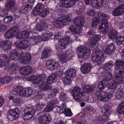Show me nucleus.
<instances>
[{
  "mask_svg": "<svg viewBox=\"0 0 124 124\" xmlns=\"http://www.w3.org/2000/svg\"><path fill=\"white\" fill-rule=\"evenodd\" d=\"M46 77L44 74H41L37 76L32 75L31 76L30 80L35 84H40L39 88L45 91L49 88L48 84L46 83Z\"/></svg>",
  "mask_w": 124,
  "mask_h": 124,
  "instance_id": "nucleus-1",
  "label": "nucleus"
},
{
  "mask_svg": "<svg viewBox=\"0 0 124 124\" xmlns=\"http://www.w3.org/2000/svg\"><path fill=\"white\" fill-rule=\"evenodd\" d=\"M64 8H63L64 12H63V13L61 15H59L57 14L56 11V7L55 10L57 14L61 16L54 20L53 23V25L56 28H61L62 26L69 24L71 20V19L68 16L64 14L66 13V11L64 9Z\"/></svg>",
  "mask_w": 124,
  "mask_h": 124,
  "instance_id": "nucleus-2",
  "label": "nucleus"
},
{
  "mask_svg": "<svg viewBox=\"0 0 124 124\" xmlns=\"http://www.w3.org/2000/svg\"><path fill=\"white\" fill-rule=\"evenodd\" d=\"M52 30L51 29H47L44 30L42 32L41 37L33 36L31 37V39L33 41L34 44H35L39 42L41 40L46 41L48 40L49 38L51 37L53 35Z\"/></svg>",
  "mask_w": 124,
  "mask_h": 124,
  "instance_id": "nucleus-3",
  "label": "nucleus"
},
{
  "mask_svg": "<svg viewBox=\"0 0 124 124\" xmlns=\"http://www.w3.org/2000/svg\"><path fill=\"white\" fill-rule=\"evenodd\" d=\"M98 16L100 19L102 20L101 22V26H99V29H103L102 33L105 34L108 31V22L109 17L107 15L103 14L101 12H99L98 13Z\"/></svg>",
  "mask_w": 124,
  "mask_h": 124,
  "instance_id": "nucleus-4",
  "label": "nucleus"
},
{
  "mask_svg": "<svg viewBox=\"0 0 124 124\" xmlns=\"http://www.w3.org/2000/svg\"><path fill=\"white\" fill-rule=\"evenodd\" d=\"M76 75V71L73 68L68 69L65 73V76L62 78V80L66 85H69L71 82V80Z\"/></svg>",
  "mask_w": 124,
  "mask_h": 124,
  "instance_id": "nucleus-5",
  "label": "nucleus"
},
{
  "mask_svg": "<svg viewBox=\"0 0 124 124\" xmlns=\"http://www.w3.org/2000/svg\"><path fill=\"white\" fill-rule=\"evenodd\" d=\"M71 93L74 98L78 102L83 101L85 98L83 95V92L78 87H74L71 91Z\"/></svg>",
  "mask_w": 124,
  "mask_h": 124,
  "instance_id": "nucleus-6",
  "label": "nucleus"
},
{
  "mask_svg": "<svg viewBox=\"0 0 124 124\" xmlns=\"http://www.w3.org/2000/svg\"><path fill=\"white\" fill-rule=\"evenodd\" d=\"M95 95L97 97V98L101 101H107L110 100L113 96L112 93H107L105 92H100L96 91Z\"/></svg>",
  "mask_w": 124,
  "mask_h": 124,
  "instance_id": "nucleus-7",
  "label": "nucleus"
},
{
  "mask_svg": "<svg viewBox=\"0 0 124 124\" xmlns=\"http://www.w3.org/2000/svg\"><path fill=\"white\" fill-rule=\"evenodd\" d=\"M104 56V54L102 51L100 49H97L93 52L92 54V59L93 62L97 64H99L100 62V60Z\"/></svg>",
  "mask_w": 124,
  "mask_h": 124,
  "instance_id": "nucleus-8",
  "label": "nucleus"
},
{
  "mask_svg": "<svg viewBox=\"0 0 124 124\" xmlns=\"http://www.w3.org/2000/svg\"><path fill=\"white\" fill-rule=\"evenodd\" d=\"M77 52L78 58L82 59H84L86 56H90L91 53L89 48L83 46L78 47Z\"/></svg>",
  "mask_w": 124,
  "mask_h": 124,
  "instance_id": "nucleus-9",
  "label": "nucleus"
},
{
  "mask_svg": "<svg viewBox=\"0 0 124 124\" xmlns=\"http://www.w3.org/2000/svg\"><path fill=\"white\" fill-rule=\"evenodd\" d=\"M72 41V40L71 38L67 36H65L58 40L57 43L58 47L61 50L66 49L67 45Z\"/></svg>",
  "mask_w": 124,
  "mask_h": 124,
  "instance_id": "nucleus-10",
  "label": "nucleus"
},
{
  "mask_svg": "<svg viewBox=\"0 0 124 124\" xmlns=\"http://www.w3.org/2000/svg\"><path fill=\"white\" fill-rule=\"evenodd\" d=\"M20 113L19 110L18 108H11L8 111L7 117L9 120H15L18 117Z\"/></svg>",
  "mask_w": 124,
  "mask_h": 124,
  "instance_id": "nucleus-11",
  "label": "nucleus"
},
{
  "mask_svg": "<svg viewBox=\"0 0 124 124\" xmlns=\"http://www.w3.org/2000/svg\"><path fill=\"white\" fill-rule=\"evenodd\" d=\"M24 114L22 116L23 118L27 120L32 118L35 114V109L32 107H28L25 108L24 111Z\"/></svg>",
  "mask_w": 124,
  "mask_h": 124,
  "instance_id": "nucleus-12",
  "label": "nucleus"
},
{
  "mask_svg": "<svg viewBox=\"0 0 124 124\" xmlns=\"http://www.w3.org/2000/svg\"><path fill=\"white\" fill-rule=\"evenodd\" d=\"M35 1V0H23V3L24 5L22 7L23 9V10L25 12L24 13H28L31 10Z\"/></svg>",
  "mask_w": 124,
  "mask_h": 124,
  "instance_id": "nucleus-13",
  "label": "nucleus"
},
{
  "mask_svg": "<svg viewBox=\"0 0 124 124\" xmlns=\"http://www.w3.org/2000/svg\"><path fill=\"white\" fill-rule=\"evenodd\" d=\"M19 29L17 26H15L10 28L5 34V37L8 39L16 35L19 31Z\"/></svg>",
  "mask_w": 124,
  "mask_h": 124,
  "instance_id": "nucleus-14",
  "label": "nucleus"
},
{
  "mask_svg": "<svg viewBox=\"0 0 124 124\" xmlns=\"http://www.w3.org/2000/svg\"><path fill=\"white\" fill-rule=\"evenodd\" d=\"M119 72H115L116 76L113 79V82L119 85L122 82L124 84V73L123 72H121L119 70Z\"/></svg>",
  "mask_w": 124,
  "mask_h": 124,
  "instance_id": "nucleus-15",
  "label": "nucleus"
},
{
  "mask_svg": "<svg viewBox=\"0 0 124 124\" xmlns=\"http://www.w3.org/2000/svg\"><path fill=\"white\" fill-rule=\"evenodd\" d=\"M15 46L22 49L27 48L30 45L29 40H23L20 41H16L14 43Z\"/></svg>",
  "mask_w": 124,
  "mask_h": 124,
  "instance_id": "nucleus-16",
  "label": "nucleus"
},
{
  "mask_svg": "<svg viewBox=\"0 0 124 124\" xmlns=\"http://www.w3.org/2000/svg\"><path fill=\"white\" fill-rule=\"evenodd\" d=\"M51 120V117L49 114H45L39 117L38 120L42 124H47Z\"/></svg>",
  "mask_w": 124,
  "mask_h": 124,
  "instance_id": "nucleus-17",
  "label": "nucleus"
},
{
  "mask_svg": "<svg viewBox=\"0 0 124 124\" xmlns=\"http://www.w3.org/2000/svg\"><path fill=\"white\" fill-rule=\"evenodd\" d=\"M19 58L20 59L17 60H21V63L23 64L28 63L31 61V55L30 54H27L25 55L22 52Z\"/></svg>",
  "mask_w": 124,
  "mask_h": 124,
  "instance_id": "nucleus-18",
  "label": "nucleus"
},
{
  "mask_svg": "<svg viewBox=\"0 0 124 124\" xmlns=\"http://www.w3.org/2000/svg\"><path fill=\"white\" fill-rule=\"evenodd\" d=\"M18 50L17 48H15L11 51L9 56L10 60L16 61L20 59L19 58L20 56L17 54Z\"/></svg>",
  "mask_w": 124,
  "mask_h": 124,
  "instance_id": "nucleus-19",
  "label": "nucleus"
},
{
  "mask_svg": "<svg viewBox=\"0 0 124 124\" xmlns=\"http://www.w3.org/2000/svg\"><path fill=\"white\" fill-rule=\"evenodd\" d=\"M84 17L83 16H78L73 20V22L79 27H83L85 22Z\"/></svg>",
  "mask_w": 124,
  "mask_h": 124,
  "instance_id": "nucleus-20",
  "label": "nucleus"
},
{
  "mask_svg": "<svg viewBox=\"0 0 124 124\" xmlns=\"http://www.w3.org/2000/svg\"><path fill=\"white\" fill-rule=\"evenodd\" d=\"M60 62L63 64L67 62L69 60H70L71 58L69 56L68 54L66 52H63L59 55Z\"/></svg>",
  "mask_w": 124,
  "mask_h": 124,
  "instance_id": "nucleus-21",
  "label": "nucleus"
},
{
  "mask_svg": "<svg viewBox=\"0 0 124 124\" xmlns=\"http://www.w3.org/2000/svg\"><path fill=\"white\" fill-rule=\"evenodd\" d=\"M124 12V5L119 6L115 9L112 12L113 15L115 16H117L122 14Z\"/></svg>",
  "mask_w": 124,
  "mask_h": 124,
  "instance_id": "nucleus-22",
  "label": "nucleus"
},
{
  "mask_svg": "<svg viewBox=\"0 0 124 124\" xmlns=\"http://www.w3.org/2000/svg\"><path fill=\"white\" fill-rule=\"evenodd\" d=\"M111 107L108 104H105L103 107L101 109V112L104 115L103 117H105V115L109 116V113L111 112Z\"/></svg>",
  "mask_w": 124,
  "mask_h": 124,
  "instance_id": "nucleus-23",
  "label": "nucleus"
},
{
  "mask_svg": "<svg viewBox=\"0 0 124 124\" xmlns=\"http://www.w3.org/2000/svg\"><path fill=\"white\" fill-rule=\"evenodd\" d=\"M115 70L114 72H118L119 70L122 71L124 66V62L120 60H116L115 64Z\"/></svg>",
  "mask_w": 124,
  "mask_h": 124,
  "instance_id": "nucleus-24",
  "label": "nucleus"
},
{
  "mask_svg": "<svg viewBox=\"0 0 124 124\" xmlns=\"http://www.w3.org/2000/svg\"><path fill=\"white\" fill-rule=\"evenodd\" d=\"M12 46L11 43L9 41L0 42V47L4 50L10 49Z\"/></svg>",
  "mask_w": 124,
  "mask_h": 124,
  "instance_id": "nucleus-25",
  "label": "nucleus"
},
{
  "mask_svg": "<svg viewBox=\"0 0 124 124\" xmlns=\"http://www.w3.org/2000/svg\"><path fill=\"white\" fill-rule=\"evenodd\" d=\"M116 48L114 44L112 43L107 46L104 52L105 54L108 55H110L114 51Z\"/></svg>",
  "mask_w": 124,
  "mask_h": 124,
  "instance_id": "nucleus-26",
  "label": "nucleus"
},
{
  "mask_svg": "<svg viewBox=\"0 0 124 124\" xmlns=\"http://www.w3.org/2000/svg\"><path fill=\"white\" fill-rule=\"evenodd\" d=\"M14 90L12 92L14 95H17L19 94L22 96V93H23V90L24 88L20 86L17 85L15 87Z\"/></svg>",
  "mask_w": 124,
  "mask_h": 124,
  "instance_id": "nucleus-27",
  "label": "nucleus"
},
{
  "mask_svg": "<svg viewBox=\"0 0 124 124\" xmlns=\"http://www.w3.org/2000/svg\"><path fill=\"white\" fill-rule=\"evenodd\" d=\"M91 68V66L89 63H85L83 64L80 68L82 73L84 74L87 73Z\"/></svg>",
  "mask_w": 124,
  "mask_h": 124,
  "instance_id": "nucleus-28",
  "label": "nucleus"
},
{
  "mask_svg": "<svg viewBox=\"0 0 124 124\" xmlns=\"http://www.w3.org/2000/svg\"><path fill=\"white\" fill-rule=\"evenodd\" d=\"M22 93V97H28L31 96L32 94L33 91L31 88L30 87L24 88Z\"/></svg>",
  "mask_w": 124,
  "mask_h": 124,
  "instance_id": "nucleus-29",
  "label": "nucleus"
},
{
  "mask_svg": "<svg viewBox=\"0 0 124 124\" xmlns=\"http://www.w3.org/2000/svg\"><path fill=\"white\" fill-rule=\"evenodd\" d=\"M52 50L49 47H45L43 48V50L42 52V57L43 58H46L50 54Z\"/></svg>",
  "mask_w": 124,
  "mask_h": 124,
  "instance_id": "nucleus-30",
  "label": "nucleus"
},
{
  "mask_svg": "<svg viewBox=\"0 0 124 124\" xmlns=\"http://www.w3.org/2000/svg\"><path fill=\"white\" fill-rule=\"evenodd\" d=\"M22 7H18L15 8L13 10L14 16L16 17L20 16L22 13H24L25 12L23 10Z\"/></svg>",
  "mask_w": 124,
  "mask_h": 124,
  "instance_id": "nucleus-31",
  "label": "nucleus"
},
{
  "mask_svg": "<svg viewBox=\"0 0 124 124\" xmlns=\"http://www.w3.org/2000/svg\"><path fill=\"white\" fill-rule=\"evenodd\" d=\"M30 34V33L29 31H23L19 32L17 37L19 39H24L29 37Z\"/></svg>",
  "mask_w": 124,
  "mask_h": 124,
  "instance_id": "nucleus-32",
  "label": "nucleus"
},
{
  "mask_svg": "<svg viewBox=\"0 0 124 124\" xmlns=\"http://www.w3.org/2000/svg\"><path fill=\"white\" fill-rule=\"evenodd\" d=\"M7 9L11 11L14 8L15 6L14 0H8L5 4Z\"/></svg>",
  "mask_w": 124,
  "mask_h": 124,
  "instance_id": "nucleus-33",
  "label": "nucleus"
},
{
  "mask_svg": "<svg viewBox=\"0 0 124 124\" xmlns=\"http://www.w3.org/2000/svg\"><path fill=\"white\" fill-rule=\"evenodd\" d=\"M96 2H93L92 3V5L93 8H99L103 5L104 0H95Z\"/></svg>",
  "mask_w": 124,
  "mask_h": 124,
  "instance_id": "nucleus-34",
  "label": "nucleus"
},
{
  "mask_svg": "<svg viewBox=\"0 0 124 124\" xmlns=\"http://www.w3.org/2000/svg\"><path fill=\"white\" fill-rule=\"evenodd\" d=\"M108 84L107 82L104 79H103L99 84L97 89V90L101 91Z\"/></svg>",
  "mask_w": 124,
  "mask_h": 124,
  "instance_id": "nucleus-35",
  "label": "nucleus"
},
{
  "mask_svg": "<svg viewBox=\"0 0 124 124\" xmlns=\"http://www.w3.org/2000/svg\"><path fill=\"white\" fill-rule=\"evenodd\" d=\"M103 116L104 115H103V116L102 117V119L100 117H97L96 120L93 121L95 122H97V123H98L99 124H103L104 123L107 122L109 118V116L108 115H105V117H103Z\"/></svg>",
  "mask_w": 124,
  "mask_h": 124,
  "instance_id": "nucleus-36",
  "label": "nucleus"
},
{
  "mask_svg": "<svg viewBox=\"0 0 124 124\" xmlns=\"http://www.w3.org/2000/svg\"><path fill=\"white\" fill-rule=\"evenodd\" d=\"M119 33L116 30H113L110 31L108 33V36L110 39H116L119 35Z\"/></svg>",
  "mask_w": 124,
  "mask_h": 124,
  "instance_id": "nucleus-37",
  "label": "nucleus"
},
{
  "mask_svg": "<svg viewBox=\"0 0 124 124\" xmlns=\"http://www.w3.org/2000/svg\"><path fill=\"white\" fill-rule=\"evenodd\" d=\"M101 38V36L100 35H95L93 36L90 42L91 45H94L96 44L97 41L99 40Z\"/></svg>",
  "mask_w": 124,
  "mask_h": 124,
  "instance_id": "nucleus-38",
  "label": "nucleus"
},
{
  "mask_svg": "<svg viewBox=\"0 0 124 124\" xmlns=\"http://www.w3.org/2000/svg\"><path fill=\"white\" fill-rule=\"evenodd\" d=\"M56 78V75L53 74L49 76L47 79L46 81L48 84H52Z\"/></svg>",
  "mask_w": 124,
  "mask_h": 124,
  "instance_id": "nucleus-39",
  "label": "nucleus"
},
{
  "mask_svg": "<svg viewBox=\"0 0 124 124\" xmlns=\"http://www.w3.org/2000/svg\"><path fill=\"white\" fill-rule=\"evenodd\" d=\"M115 42L118 44H124V36H118L116 39Z\"/></svg>",
  "mask_w": 124,
  "mask_h": 124,
  "instance_id": "nucleus-40",
  "label": "nucleus"
},
{
  "mask_svg": "<svg viewBox=\"0 0 124 124\" xmlns=\"http://www.w3.org/2000/svg\"><path fill=\"white\" fill-rule=\"evenodd\" d=\"M117 110L119 114H122L124 113V101L120 104Z\"/></svg>",
  "mask_w": 124,
  "mask_h": 124,
  "instance_id": "nucleus-41",
  "label": "nucleus"
},
{
  "mask_svg": "<svg viewBox=\"0 0 124 124\" xmlns=\"http://www.w3.org/2000/svg\"><path fill=\"white\" fill-rule=\"evenodd\" d=\"M113 62L111 61H109L108 62L105 63L103 67L104 70H110L113 66Z\"/></svg>",
  "mask_w": 124,
  "mask_h": 124,
  "instance_id": "nucleus-42",
  "label": "nucleus"
},
{
  "mask_svg": "<svg viewBox=\"0 0 124 124\" xmlns=\"http://www.w3.org/2000/svg\"><path fill=\"white\" fill-rule=\"evenodd\" d=\"M82 89L84 92L88 93L92 92L94 89L93 87L87 85L84 86L82 87Z\"/></svg>",
  "mask_w": 124,
  "mask_h": 124,
  "instance_id": "nucleus-43",
  "label": "nucleus"
},
{
  "mask_svg": "<svg viewBox=\"0 0 124 124\" xmlns=\"http://www.w3.org/2000/svg\"><path fill=\"white\" fill-rule=\"evenodd\" d=\"M45 7V5L43 4L42 3L38 2L35 7V8L36 9V10L41 11H42Z\"/></svg>",
  "mask_w": 124,
  "mask_h": 124,
  "instance_id": "nucleus-44",
  "label": "nucleus"
},
{
  "mask_svg": "<svg viewBox=\"0 0 124 124\" xmlns=\"http://www.w3.org/2000/svg\"><path fill=\"white\" fill-rule=\"evenodd\" d=\"M49 13V9L48 8H46L45 9H43L41 11V16L42 17H45Z\"/></svg>",
  "mask_w": 124,
  "mask_h": 124,
  "instance_id": "nucleus-45",
  "label": "nucleus"
},
{
  "mask_svg": "<svg viewBox=\"0 0 124 124\" xmlns=\"http://www.w3.org/2000/svg\"><path fill=\"white\" fill-rule=\"evenodd\" d=\"M64 113L66 116H72V113L70 108H65L64 109Z\"/></svg>",
  "mask_w": 124,
  "mask_h": 124,
  "instance_id": "nucleus-46",
  "label": "nucleus"
},
{
  "mask_svg": "<svg viewBox=\"0 0 124 124\" xmlns=\"http://www.w3.org/2000/svg\"><path fill=\"white\" fill-rule=\"evenodd\" d=\"M69 29L73 33H77L78 32L77 27L76 26L71 25L70 26Z\"/></svg>",
  "mask_w": 124,
  "mask_h": 124,
  "instance_id": "nucleus-47",
  "label": "nucleus"
},
{
  "mask_svg": "<svg viewBox=\"0 0 124 124\" xmlns=\"http://www.w3.org/2000/svg\"><path fill=\"white\" fill-rule=\"evenodd\" d=\"M44 94L43 91L42 90L38 91L35 93L36 97L40 99H42L43 97Z\"/></svg>",
  "mask_w": 124,
  "mask_h": 124,
  "instance_id": "nucleus-48",
  "label": "nucleus"
},
{
  "mask_svg": "<svg viewBox=\"0 0 124 124\" xmlns=\"http://www.w3.org/2000/svg\"><path fill=\"white\" fill-rule=\"evenodd\" d=\"M59 97L60 100L62 101H65L67 100L68 99V95L66 93L64 92H62L61 93Z\"/></svg>",
  "mask_w": 124,
  "mask_h": 124,
  "instance_id": "nucleus-49",
  "label": "nucleus"
},
{
  "mask_svg": "<svg viewBox=\"0 0 124 124\" xmlns=\"http://www.w3.org/2000/svg\"><path fill=\"white\" fill-rule=\"evenodd\" d=\"M16 64L15 63L12 64L9 70V73L11 74L14 73L16 70Z\"/></svg>",
  "mask_w": 124,
  "mask_h": 124,
  "instance_id": "nucleus-50",
  "label": "nucleus"
},
{
  "mask_svg": "<svg viewBox=\"0 0 124 124\" xmlns=\"http://www.w3.org/2000/svg\"><path fill=\"white\" fill-rule=\"evenodd\" d=\"M12 16H8L4 18V21L6 23H10L12 21Z\"/></svg>",
  "mask_w": 124,
  "mask_h": 124,
  "instance_id": "nucleus-51",
  "label": "nucleus"
},
{
  "mask_svg": "<svg viewBox=\"0 0 124 124\" xmlns=\"http://www.w3.org/2000/svg\"><path fill=\"white\" fill-rule=\"evenodd\" d=\"M106 75L105 79H103L105 80V81H106V82H107V81H108L112 79V75L111 73L109 72L107 73Z\"/></svg>",
  "mask_w": 124,
  "mask_h": 124,
  "instance_id": "nucleus-52",
  "label": "nucleus"
},
{
  "mask_svg": "<svg viewBox=\"0 0 124 124\" xmlns=\"http://www.w3.org/2000/svg\"><path fill=\"white\" fill-rule=\"evenodd\" d=\"M8 10L6 9H2L0 11V16L3 17L5 15L8 14Z\"/></svg>",
  "mask_w": 124,
  "mask_h": 124,
  "instance_id": "nucleus-53",
  "label": "nucleus"
},
{
  "mask_svg": "<svg viewBox=\"0 0 124 124\" xmlns=\"http://www.w3.org/2000/svg\"><path fill=\"white\" fill-rule=\"evenodd\" d=\"M99 22V19L98 17H95L93 19L92 23V26L93 27L97 25Z\"/></svg>",
  "mask_w": 124,
  "mask_h": 124,
  "instance_id": "nucleus-54",
  "label": "nucleus"
},
{
  "mask_svg": "<svg viewBox=\"0 0 124 124\" xmlns=\"http://www.w3.org/2000/svg\"><path fill=\"white\" fill-rule=\"evenodd\" d=\"M54 106L50 103L44 109V111L46 112L50 111L53 109Z\"/></svg>",
  "mask_w": 124,
  "mask_h": 124,
  "instance_id": "nucleus-55",
  "label": "nucleus"
},
{
  "mask_svg": "<svg viewBox=\"0 0 124 124\" xmlns=\"http://www.w3.org/2000/svg\"><path fill=\"white\" fill-rule=\"evenodd\" d=\"M54 63H53L52 66L50 68H49V69L51 70L53 69H57L58 68L59 65L58 64L57 62H56L54 60Z\"/></svg>",
  "mask_w": 124,
  "mask_h": 124,
  "instance_id": "nucleus-56",
  "label": "nucleus"
},
{
  "mask_svg": "<svg viewBox=\"0 0 124 124\" xmlns=\"http://www.w3.org/2000/svg\"><path fill=\"white\" fill-rule=\"evenodd\" d=\"M3 79L4 80V82L5 83H8L11 80H12V78L9 76H4L3 78Z\"/></svg>",
  "mask_w": 124,
  "mask_h": 124,
  "instance_id": "nucleus-57",
  "label": "nucleus"
},
{
  "mask_svg": "<svg viewBox=\"0 0 124 124\" xmlns=\"http://www.w3.org/2000/svg\"><path fill=\"white\" fill-rule=\"evenodd\" d=\"M26 68L25 67H21L19 69L20 73L22 75H27V72L26 71Z\"/></svg>",
  "mask_w": 124,
  "mask_h": 124,
  "instance_id": "nucleus-58",
  "label": "nucleus"
},
{
  "mask_svg": "<svg viewBox=\"0 0 124 124\" xmlns=\"http://www.w3.org/2000/svg\"><path fill=\"white\" fill-rule=\"evenodd\" d=\"M95 11L93 9H90L87 10L86 14L87 15L91 16H94L95 14Z\"/></svg>",
  "mask_w": 124,
  "mask_h": 124,
  "instance_id": "nucleus-59",
  "label": "nucleus"
},
{
  "mask_svg": "<svg viewBox=\"0 0 124 124\" xmlns=\"http://www.w3.org/2000/svg\"><path fill=\"white\" fill-rule=\"evenodd\" d=\"M66 105L65 103H64L62 104L60 107V110L58 111V113L61 114L62 113H64V109L65 108Z\"/></svg>",
  "mask_w": 124,
  "mask_h": 124,
  "instance_id": "nucleus-60",
  "label": "nucleus"
},
{
  "mask_svg": "<svg viewBox=\"0 0 124 124\" xmlns=\"http://www.w3.org/2000/svg\"><path fill=\"white\" fill-rule=\"evenodd\" d=\"M123 95V93L120 91H117L116 94V96L117 99H120Z\"/></svg>",
  "mask_w": 124,
  "mask_h": 124,
  "instance_id": "nucleus-61",
  "label": "nucleus"
},
{
  "mask_svg": "<svg viewBox=\"0 0 124 124\" xmlns=\"http://www.w3.org/2000/svg\"><path fill=\"white\" fill-rule=\"evenodd\" d=\"M27 74H30L33 71V69L30 66H26L25 67Z\"/></svg>",
  "mask_w": 124,
  "mask_h": 124,
  "instance_id": "nucleus-62",
  "label": "nucleus"
},
{
  "mask_svg": "<svg viewBox=\"0 0 124 124\" xmlns=\"http://www.w3.org/2000/svg\"><path fill=\"white\" fill-rule=\"evenodd\" d=\"M31 13L34 16H36L38 15L41 13V12L39 11L36 10V9H33L31 12Z\"/></svg>",
  "mask_w": 124,
  "mask_h": 124,
  "instance_id": "nucleus-63",
  "label": "nucleus"
},
{
  "mask_svg": "<svg viewBox=\"0 0 124 124\" xmlns=\"http://www.w3.org/2000/svg\"><path fill=\"white\" fill-rule=\"evenodd\" d=\"M20 101V100L19 98H15L13 100V103L16 105H19Z\"/></svg>",
  "mask_w": 124,
  "mask_h": 124,
  "instance_id": "nucleus-64",
  "label": "nucleus"
}]
</instances>
